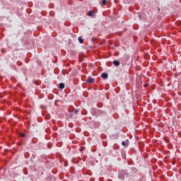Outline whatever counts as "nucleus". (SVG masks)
<instances>
[{"label":"nucleus","mask_w":181,"mask_h":181,"mask_svg":"<svg viewBox=\"0 0 181 181\" xmlns=\"http://www.w3.org/2000/svg\"><path fill=\"white\" fill-rule=\"evenodd\" d=\"M20 136H21V137H25V134H23V133H21V134H20Z\"/></svg>","instance_id":"1a4fd4ad"},{"label":"nucleus","mask_w":181,"mask_h":181,"mask_svg":"<svg viewBox=\"0 0 181 181\" xmlns=\"http://www.w3.org/2000/svg\"><path fill=\"white\" fill-rule=\"evenodd\" d=\"M95 81V79L93 78H88L86 81V82L88 83V84H91L93 83H94Z\"/></svg>","instance_id":"f257e3e1"},{"label":"nucleus","mask_w":181,"mask_h":181,"mask_svg":"<svg viewBox=\"0 0 181 181\" xmlns=\"http://www.w3.org/2000/svg\"><path fill=\"white\" fill-rule=\"evenodd\" d=\"M78 40L79 41V43H83V40L81 37H78Z\"/></svg>","instance_id":"423d86ee"},{"label":"nucleus","mask_w":181,"mask_h":181,"mask_svg":"<svg viewBox=\"0 0 181 181\" xmlns=\"http://www.w3.org/2000/svg\"><path fill=\"white\" fill-rule=\"evenodd\" d=\"M64 87H65L64 83H60V85H59V88H60L61 89H64Z\"/></svg>","instance_id":"0eeeda50"},{"label":"nucleus","mask_w":181,"mask_h":181,"mask_svg":"<svg viewBox=\"0 0 181 181\" xmlns=\"http://www.w3.org/2000/svg\"><path fill=\"white\" fill-rule=\"evenodd\" d=\"M113 64H114V66H118L120 65L119 61H117V60H114Z\"/></svg>","instance_id":"7ed1b4c3"},{"label":"nucleus","mask_w":181,"mask_h":181,"mask_svg":"<svg viewBox=\"0 0 181 181\" xmlns=\"http://www.w3.org/2000/svg\"><path fill=\"white\" fill-rule=\"evenodd\" d=\"M100 77L106 80L107 78H108V74L103 73L102 75H100Z\"/></svg>","instance_id":"f03ea898"},{"label":"nucleus","mask_w":181,"mask_h":181,"mask_svg":"<svg viewBox=\"0 0 181 181\" xmlns=\"http://www.w3.org/2000/svg\"><path fill=\"white\" fill-rule=\"evenodd\" d=\"M78 112V110H75V114H76Z\"/></svg>","instance_id":"9d476101"},{"label":"nucleus","mask_w":181,"mask_h":181,"mask_svg":"<svg viewBox=\"0 0 181 181\" xmlns=\"http://www.w3.org/2000/svg\"><path fill=\"white\" fill-rule=\"evenodd\" d=\"M94 16V12H93V11H90L88 12V16Z\"/></svg>","instance_id":"39448f33"},{"label":"nucleus","mask_w":181,"mask_h":181,"mask_svg":"<svg viewBox=\"0 0 181 181\" xmlns=\"http://www.w3.org/2000/svg\"><path fill=\"white\" fill-rule=\"evenodd\" d=\"M107 4V1L106 0H103L102 4L103 5V6H105Z\"/></svg>","instance_id":"6e6552de"},{"label":"nucleus","mask_w":181,"mask_h":181,"mask_svg":"<svg viewBox=\"0 0 181 181\" xmlns=\"http://www.w3.org/2000/svg\"><path fill=\"white\" fill-rule=\"evenodd\" d=\"M122 145L125 146V147H127L129 146V141H122Z\"/></svg>","instance_id":"20e7f679"}]
</instances>
